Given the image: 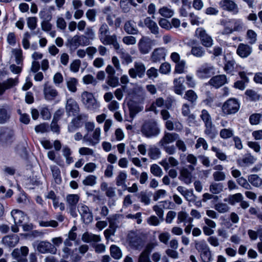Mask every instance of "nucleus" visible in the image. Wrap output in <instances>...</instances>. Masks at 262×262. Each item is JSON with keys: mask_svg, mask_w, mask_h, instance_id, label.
<instances>
[{"mask_svg": "<svg viewBox=\"0 0 262 262\" xmlns=\"http://www.w3.org/2000/svg\"><path fill=\"white\" fill-rule=\"evenodd\" d=\"M256 159L254 157L251 155H246L242 160H238L237 161L238 163L243 167L249 166L250 165L253 164Z\"/></svg>", "mask_w": 262, "mask_h": 262, "instance_id": "nucleus-34", "label": "nucleus"}, {"mask_svg": "<svg viewBox=\"0 0 262 262\" xmlns=\"http://www.w3.org/2000/svg\"><path fill=\"white\" fill-rule=\"evenodd\" d=\"M164 100L162 98H157L155 102H154L149 107V111L157 113V106L161 107L163 105Z\"/></svg>", "mask_w": 262, "mask_h": 262, "instance_id": "nucleus-56", "label": "nucleus"}, {"mask_svg": "<svg viewBox=\"0 0 262 262\" xmlns=\"http://www.w3.org/2000/svg\"><path fill=\"white\" fill-rule=\"evenodd\" d=\"M245 95L249 97L250 101H257L259 99V95L252 90H247Z\"/></svg>", "mask_w": 262, "mask_h": 262, "instance_id": "nucleus-64", "label": "nucleus"}, {"mask_svg": "<svg viewBox=\"0 0 262 262\" xmlns=\"http://www.w3.org/2000/svg\"><path fill=\"white\" fill-rule=\"evenodd\" d=\"M160 149L156 146H150L148 149V156L151 159H157L160 156Z\"/></svg>", "mask_w": 262, "mask_h": 262, "instance_id": "nucleus-47", "label": "nucleus"}, {"mask_svg": "<svg viewBox=\"0 0 262 262\" xmlns=\"http://www.w3.org/2000/svg\"><path fill=\"white\" fill-rule=\"evenodd\" d=\"M45 98L48 100L54 99L58 95V92L54 88L45 83L43 87Z\"/></svg>", "mask_w": 262, "mask_h": 262, "instance_id": "nucleus-22", "label": "nucleus"}, {"mask_svg": "<svg viewBox=\"0 0 262 262\" xmlns=\"http://www.w3.org/2000/svg\"><path fill=\"white\" fill-rule=\"evenodd\" d=\"M205 134L210 139H214L217 135V132L213 125L212 122L205 124Z\"/></svg>", "mask_w": 262, "mask_h": 262, "instance_id": "nucleus-36", "label": "nucleus"}, {"mask_svg": "<svg viewBox=\"0 0 262 262\" xmlns=\"http://www.w3.org/2000/svg\"><path fill=\"white\" fill-rule=\"evenodd\" d=\"M78 81L75 78H70L67 81V85L68 90L71 92L74 93L77 91V84Z\"/></svg>", "mask_w": 262, "mask_h": 262, "instance_id": "nucleus-49", "label": "nucleus"}, {"mask_svg": "<svg viewBox=\"0 0 262 262\" xmlns=\"http://www.w3.org/2000/svg\"><path fill=\"white\" fill-rule=\"evenodd\" d=\"M110 253L111 256L116 259H119L122 257V252L119 247L116 245H113L110 247Z\"/></svg>", "mask_w": 262, "mask_h": 262, "instance_id": "nucleus-42", "label": "nucleus"}, {"mask_svg": "<svg viewBox=\"0 0 262 262\" xmlns=\"http://www.w3.org/2000/svg\"><path fill=\"white\" fill-rule=\"evenodd\" d=\"M3 243L9 247H14L17 243L18 239L16 235L6 236L3 238Z\"/></svg>", "mask_w": 262, "mask_h": 262, "instance_id": "nucleus-35", "label": "nucleus"}, {"mask_svg": "<svg viewBox=\"0 0 262 262\" xmlns=\"http://www.w3.org/2000/svg\"><path fill=\"white\" fill-rule=\"evenodd\" d=\"M124 30L128 34L137 35L139 33L136 23L133 20H127L124 23Z\"/></svg>", "mask_w": 262, "mask_h": 262, "instance_id": "nucleus-26", "label": "nucleus"}, {"mask_svg": "<svg viewBox=\"0 0 262 262\" xmlns=\"http://www.w3.org/2000/svg\"><path fill=\"white\" fill-rule=\"evenodd\" d=\"M11 117L10 112L5 107L0 108V124H4L9 121Z\"/></svg>", "mask_w": 262, "mask_h": 262, "instance_id": "nucleus-33", "label": "nucleus"}, {"mask_svg": "<svg viewBox=\"0 0 262 262\" xmlns=\"http://www.w3.org/2000/svg\"><path fill=\"white\" fill-rule=\"evenodd\" d=\"M240 107L238 101L235 98H230L226 101L222 105V110L225 115L234 114L237 113Z\"/></svg>", "mask_w": 262, "mask_h": 262, "instance_id": "nucleus-4", "label": "nucleus"}, {"mask_svg": "<svg viewBox=\"0 0 262 262\" xmlns=\"http://www.w3.org/2000/svg\"><path fill=\"white\" fill-rule=\"evenodd\" d=\"M150 170L151 173L156 177H161L162 176V170L157 164H155L151 165L150 166Z\"/></svg>", "mask_w": 262, "mask_h": 262, "instance_id": "nucleus-60", "label": "nucleus"}, {"mask_svg": "<svg viewBox=\"0 0 262 262\" xmlns=\"http://www.w3.org/2000/svg\"><path fill=\"white\" fill-rule=\"evenodd\" d=\"M243 199V195L240 193H237L233 195H230L227 199H225V201H227L232 205H235L236 203L240 202Z\"/></svg>", "mask_w": 262, "mask_h": 262, "instance_id": "nucleus-40", "label": "nucleus"}, {"mask_svg": "<svg viewBox=\"0 0 262 262\" xmlns=\"http://www.w3.org/2000/svg\"><path fill=\"white\" fill-rule=\"evenodd\" d=\"M191 54L195 57H201L205 54V50L200 46L192 47L191 50Z\"/></svg>", "mask_w": 262, "mask_h": 262, "instance_id": "nucleus-43", "label": "nucleus"}, {"mask_svg": "<svg viewBox=\"0 0 262 262\" xmlns=\"http://www.w3.org/2000/svg\"><path fill=\"white\" fill-rule=\"evenodd\" d=\"M136 196L140 199V201L145 205H149L150 203V199L145 191H141L136 194Z\"/></svg>", "mask_w": 262, "mask_h": 262, "instance_id": "nucleus-61", "label": "nucleus"}, {"mask_svg": "<svg viewBox=\"0 0 262 262\" xmlns=\"http://www.w3.org/2000/svg\"><path fill=\"white\" fill-rule=\"evenodd\" d=\"M194 247L200 255L210 249V247L204 239L194 241Z\"/></svg>", "mask_w": 262, "mask_h": 262, "instance_id": "nucleus-31", "label": "nucleus"}, {"mask_svg": "<svg viewBox=\"0 0 262 262\" xmlns=\"http://www.w3.org/2000/svg\"><path fill=\"white\" fill-rule=\"evenodd\" d=\"M127 174L124 171H120L116 178V183L118 186L126 187L125 182L126 181Z\"/></svg>", "mask_w": 262, "mask_h": 262, "instance_id": "nucleus-41", "label": "nucleus"}, {"mask_svg": "<svg viewBox=\"0 0 262 262\" xmlns=\"http://www.w3.org/2000/svg\"><path fill=\"white\" fill-rule=\"evenodd\" d=\"M158 12L164 18H170L174 14V11L166 6H163L160 8Z\"/></svg>", "mask_w": 262, "mask_h": 262, "instance_id": "nucleus-39", "label": "nucleus"}, {"mask_svg": "<svg viewBox=\"0 0 262 262\" xmlns=\"http://www.w3.org/2000/svg\"><path fill=\"white\" fill-rule=\"evenodd\" d=\"M141 131L148 138L157 136L160 133L158 123L153 120L145 122L141 127Z\"/></svg>", "mask_w": 262, "mask_h": 262, "instance_id": "nucleus-2", "label": "nucleus"}, {"mask_svg": "<svg viewBox=\"0 0 262 262\" xmlns=\"http://www.w3.org/2000/svg\"><path fill=\"white\" fill-rule=\"evenodd\" d=\"M109 28L107 25L104 23L100 26L98 31V37L102 44L115 46L118 42L117 36L116 34L109 35Z\"/></svg>", "mask_w": 262, "mask_h": 262, "instance_id": "nucleus-1", "label": "nucleus"}, {"mask_svg": "<svg viewBox=\"0 0 262 262\" xmlns=\"http://www.w3.org/2000/svg\"><path fill=\"white\" fill-rule=\"evenodd\" d=\"M184 81L185 80L183 77L174 79L173 88L176 94L179 95L183 94V92L185 89V86L183 84Z\"/></svg>", "mask_w": 262, "mask_h": 262, "instance_id": "nucleus-25", "label": "nucleus"}, {"mask_svg": "<svg viewBox=\"0 0 262 262\" xmlns=\"http://www.w3.org/2000/svg\"><path fill=\"white\" fill-rule=\"evenodd\" d=\"M17 84L16 79L9 78L4 81L0 84V95L3 94L6 90L11 88Z\"/></svg>", "mask_w": 262, "mask_h": 262, "instance_id": "nucleus-29", "label": "nucleus"}, {"mask_svg": "<svg viewBox=\"0 0 262 262\" xmlns=\"http://www.w3.org/2000/svg\"><path fill=\"white\" fill-rule=\"evenodd\" d=\"M106 83L112 88H116L119 85V78L115 75L107 76Z\"/></svg>", "mask_w": 262, "mask_h": 262, "instance_id": "nucleus-44", "label": "nucleus"}, {"mask_svg": "<svg viewBox=\"0 0 262 262\" xmlns=\"http://www.w3.org/2000/svg\"><path fill=\"white\" fill-rule=\"evenodd\" d=\"M165 56L166 52L164 48H157L152 52L150 60L153 62H159L161 60L164 59Z\"/></svg>", "mask_w": 262, "mask_h": 262, "instance_id": "nucleus-23", "label": "nucleus"}, {"mask_svg": "<svg viewBox=\"0 0 262 262\" xmlns=\"http://www.w3.org/2000/svg\"><path fill=\"white\" fill-rule=\"evenodd\" d=\"M193 219L189 217L188 214L184 211H180L178 214L177 223L180 224L182 222L191 223Z\"/></svg>", "mask_w": 262, "mask_h": 262, "instance_id": "nucleus-37", "label": "nucleus"}, {"mask_svg": "<svg viewBox=\"0 0 262 262\" xmlns=\"http://www.w3.org/2000/svg\"><path fill=\"white\" fill-rule=\"evenodd\" d=\"M183 98L187 100L193 105L196 103L198 96L193 90H190L186 92Z\"/></svg>", "mask_w": 262, "mask_h": 262, "instance_id": "nucleus-38", "label": "nucleus"}, {"mask_svg": "<svg viewBox=\"0 0 262 262\" xmlns=\"http://www.w3.org/2000/svg\"><path fill=\"white\" fill-rule=\"evenodd\" d=\"M14 139V132L9 127L0 128V143L3 145L11 144Z\"/></svg>", "mask_w": 262, "mask_h": 262, "instance_id": "nucleus-6", "label": "nucleus"}, {"mask_svg": "<svg viewBox=\"0 0 262 262\" xmlns=\"http://www.w3.org/2000/svg\"><path fill=\"white\" fill-rule=\"evenodd\" d=\"M50 169L52 172L53 177L56 183H60L61 181L60 178V171L59 168L55 165L50 166Z\"/></svg>", "mask_w": 262, "mask_h": 262, "instance_id": "nucleus-45", "label": "nucleus"}, {"mask_svg": "<svg viewBox=\"0 0 262 262\" xmlns=\"http://www.w3.org/2000/svg\"><path fill=\"white\" fill-rule=\"evenodd\" d=\"M220 136L224 139H227L233 136V130L231 128H224L220 130Z\"/></svg>", "mask_w": 262, "mask_h": 262, "instance_id": "nucleus-57", "label": "nucleus"}, {"mask_svg": "<svg viewBox=\"0 0 262 262\" xmlns=\"http://www.w3.org/2000/svg\"><path fill=\"white\" fill-rule=\"evenodd\" d=\"M79 200V196L78 194H68L66 197V201L68 206L70 208L71 214L74 216L76 209V206Z\"/></svg>", "mask_w": 262, "mask_h": 262, "instance_id": "nucleus-20", "label": "nucleus"}, {"mask_svg": "<svg viewBox=\"0 0 262 262\" xmlns=\"http://www.w3.org/2000/svg\"><path fill=\"white\" fill-rule=\"evenodd\" d=\"M78 208L83 222L85 224L91 223L93 220V216L89 208L83 204H80Z\"/></svg>", "mask_w": 262, "mask_h": 262, "instance_id": "nucleus-13", "label": "nucleus"}, {"mask_svg": "<svg viewBox=\"0 0 262 262\" xmlns=\"http://www.w3.org/2000/svg\"><path fill=\"white\" fill-rule=\"evenodd\" d=\"M144 24L150 32L158 37L159 35V28L157 24L150 17H147L144 19Z\"/></svg>", "mask_w": 262, "mask_h": 262, "instance_id": "nucleus-18", "label": "nucleus"}, {"mask_svg": "<svg viewBox=\"0 0 262 262\" xmlns=\"http://www.w3.org/2000/svg\"><path fill=\"white\" fill-rule=\"evenodd\" d=\"M159 26L167 30H169L172 28L170 22L166 19V18H160L158 20Z\"/></svg>", "mask_w": 262, "mask_h": 262, "instance_id": "nucleus-63", "label": "nucleus"}, {"mask_svg": "<svg viewBox=\"0 0 262 262\" xmlns=\"http://www.w3.org/2000/svg\"><path fill=\"white\" fill-rule=\"evenodd\" d=\"M82 240L85 243H97L101 241L100 235L90 233L88 232L84 233L82 236Z\"/></svg>", "mask_w": 262, "mask_h": 262, "instance_id": "nucleus-30", "label": "nucleus"}, {"mask_svg": "<svg viewBox=\"0 0 262 262\" xmlns=\"http://www.w3.org/2000/svg\"><path fill=\"white\" fill-rule=\"evenodd\" d=\"M202 262H211L213 260L212 252L210 249L200 255Z\"/></svg>", "mask_w": 262, "mask_h": 262, "instance_id": "nucleus-52", "label": "nucleus"}, {"mask_svg": "<svg viewBox=\"0 0 262 262\" xmlns=\"http://www.w3.org/2000/svg\"><path fill=\"white\" fill-rule=\"evenodd\" d=\"M114 49L118 54L120 55V58L126 63L128 64L133 61L132 57L126 52L123 48H121V46L118 42L116 45L113 46Z\"/></svg>", "mask_w": 262, "mask_h": 262, "instance_id": "nucleus-19", "label": "nucleus"}, {"mask_svg": "<svg viewBox=\"0 0 262 262\" xmlns=\"http://www.w3.org/2000/svg\"><path fill=\"white\" fill-rule=\"evenodd\" d=\"M179 138V136L175 133L165 132L164 135L159 142V146L169 145Z\"/></svg>", "mask_w": 262, "mask_h": 262, "instance_id": "nucleus-16", "label": "nucleus"}, {"mask_svg": "<svg viewBox=\"0 0 262 262\" xmlns=\"http://www.w3.org/2000/svg\"><path fill=\"white\" fill-rule=\"evenodd\" d=\"M252 48L248 45L240 43L237 49L236 53L242 58H246L252 53Z\"/></svg>", "mask_w": 262, "mask_h": 262, "instance_id": "nucleus-24", "label": "nucleus"}, {"mask_svg": "<svg viewBox=\"0 0 262 262\" xmlns=\"http://www.w3.org/2000/svg\"><path fill=\"white\" fill-rule=\"evenodd\" d=\"M211 150L215 152V156L221 161H226L227 158L226 155L222 151L221 149L216 146H212Z\"/></svg>", "mask_w": 262, "mask_h": 262, "instance_id": "nucleus-46", "label": "nucleus"}, {"mask_svg": "<svg viewBox=\"0 0 262 262\" xmlns=\"http://www.w3.org/2000/svg\"><path fill=\"white\" fill-rule=\"evenodd\" d=\"M88 41L89 39L86 36L76 35L73 37L68 39L66 46L69 48L70 50L74 51L81 45H87Z\"/></svg>", "mask_w": 262, "mask_h": 262, "instance_id": "nucleus-5", "label": "nucleus"}, {"mask_svg": "<svg viewBox=\"0 0 262 262\" xmlns=\"http://www.w3.org/2000/svg\"><path fill=\"white\" fill-rule=\"evenodd\" d=\"M145 72V64L141 61H136L134 62V68L129 70L128 74L133 78H136L137 77L142 78L144 76Z\"/></svg>", "mask_w": 262, "mask_h": 262, "instance_id": "nucleus-7", "label": "nucleus"}, {"mask_svg": "<svg viewBox=\"0 0 262 262\" xmlns=\"http://www.w3.org/2000/svg\"><path fill=\"white\" fill-rule=\"evenodd\" d=\"M262 118V114L260 113H254L249 117V122L251 125H257L259 124Z\"/></svg>", "mask_w": 262, "mask_h": 262, "instance_id": "nucleus-51", "label": "nucleus"}, {"mask_svg": "<svg viewBox=\"0 0 262 262\" xmlns=\"http://www.w3.org/2000/svg\"><path fill=\"white\" fill-rule=\"evenodd\" d=\"M200 117L205 124L212 122L211 116L210 115L208 112L206 110H203L202 111Z\"/></svg>", "mask_w": 262, "mask_h": 262, "instance_id": "nucleus-62", "label": "nucleus"}, {"mask_svg": "<svg viewBox=\"0 0 262 262\" xmlns=\"http://www.w3.org/2000/svg\"><path fill=\"white\" fill-rule=\"evenodd\" d=\"M260 179L257 174H251L248 177V181L254 186L260 187Z\"/></svg>", "mask_w": 262, "mask_h": 262, "instance_id": "nucleus-54", "label": "nucleus"}, {"mask_svg": "<svg viewBox=\"0 0 262 262\" xmlns=\"http://www.w3.org/2000/svg\"><path fill=\"white\" fill-rule=\"evenodd\" d=\"M219 5L223 10L231 12L233 14H236L239 12L237 5L233 0H221Z\"/></svg>", "mask_w": 262, "mask_h": 262, "instance_id": "nucleus-11", "label": "nucleus"}, {"mask_svg": "<svg viewBox=\"0 0 262 262\" xmlns=\"http://www.w3.org/2000/svg\"><path fill=\"white\" fill-rule=\"evenodd\" d=\"M66 111L69 116H76L78 114L80 108L78 103L74 99L69 98L67 101Z\"/></svg>", "mask_w": 262, "mask_h": 262, "instance_id": "nucleus-15", "label": "nucleus"}, {"mask_svg": "<svg viewBox=\"0 0 262 262\" xmlns=\"http://www.w3.org/2000/svg\"><path fill=\"white\" fill-rule=\"evenodd\" d=\"M247 39L251 45L255 43L257 40V34L252 30H248L247 32Z\"/></svg>", "mask_w": 262, "mask_h": 262, "instance_id": "nucleus-55", "label": "nucleus"}, {"mask_svg": "<svg viewBox=\"0 0 262 262\" xmlns=\"http://www.w3.org/2000/svg\"><path fill=\"white\" fill-rule=\"evenodd\" d=\"M209 189L213 194H218L223 189V185L221 183H213L210 185Z\"/></svg>", "mask_w": 262, "mask_h": 262, "instance_id": "nucleus-50", "label": "nucleus"}, {"mask_svg": "<svg viewBox=\"0 0 262 262\" xmlns=\"http://www.w3.org/2000/svg\"><path fill=\"white\" fill-rule=\"evenodd\" d=\"M227 83V79L225 75H219L212 77L208 81V84L213 87L218 89Z\"/></svg>", "mask_w": 262, "mask_h": 262, "instance_id": "nucleus-17", "label": "nucleus"}, {"mask_svg": "<svg viewBox=\"0 0 262 262\" xmlns=\"http://www.w3.org/2000/svg\"><path fill=\"white\" fill-rule=\"evenodd\" d=\"M196 36L200 39L202 44L205 47H210L213 45V39L202 28H198L195 31Z\"/></svg>", "mask_w": 262, "mask_h": 262, "instance_id": "nucleus-9", "label": "nucleus"}, {"mask_svg": "<svg viewBox=\"0 0 262 262\" xmlns=\"http://www.w3.org/2000/svg\"><path fill=\"white\" fill-rule=\"evenodd\" d=\"M214 209L219 213H224L229 210L230 207L226 203H219L214 205Z\"/></svg>", "mask_w": 262, "mask_h": 262, "instance_id": "nucleus-53", "label": "nucleus"}, {"mask_svg": "<svg viewBox=\"0 0 262 262\" xmlns=\"http://www.w3.org/2000/svg\"><path fill=\"white\" fill-rule=\"evenodd\" d=\"M121 218H122V216L118 214H115L107 217V220L109 223V227L116 230L119 227Z\"/></svg>", "mask_w": 262, "mask_h": 262, "instance_id": "nucleus-32", "label": "nucleus"}, {"mask_svg": "<svg viewBox=\"0 0 262 262\" xmlns=\"http://www.w3.org/2000/svg\"><path fill=\"white\" fill-rule=\"evenodd\" d=\"M149 253L150 250L149 248L146 247V248L140 254L138 262H152L149 258Z\"/></svg>", "mask_w": 262, "mask_h": 262, "instance_id": "nucleus-48", "label": "nucleus"}, {"mask_svg": "<svg viewBox=\"0 0 262 262\" xmlns=\"http://www.w3.org/2000/svg\"><path fill=\"white\" fill-rule=\"evenodd\" d=\"M215 74V68L210 64L205 63L196 71V75L201 79L208 78Z\"/></svg>", "mask_w": 262, "mask_h": 262, "instance_id": "nucleus-8", "label": "nucleus"}, {"mask_svg": "<svg viewBox=\"0 0 262 262\" xmlns=\"http://www.w3.org/2000/svg\"><path fill=\"white\" fill-rule=\"evenodd\" d=\"M28 253V248L26 246H23L20 249L16 248L14 249L11 255L17 262H27V256Z\"/></svg>", "mask_w": 262, "mask_h": 262, "instance_id": "nucleus-12", "label": "nucleus"}, {"mask_svg": "<svg viewBox=\"0 0 262 262\" xmlns=\"http://www.w3.org/2000/svg\"><path fill=\"white\" fill-rule=\"evenodd\" d=\"M97 177L94 175L87 176L83 181L82 183L85 186H94L96 183Z\"/></svg>", "mask_w": 262, "mask_h": 262, "instance_id": "nucleus-59", "label": "nucleus"}, {"mask_svg": "<svg viewBox=\"0 0 262 262\" xmlns=\"http://www.w3.org/2000/svg\"><path fill=\"white\" fill-rule=\"evenodd\" d=\"M37 250L40 253H50L55 254L57 252V248L52 244L48 241H41L36 246Z\"/></svg>", "mask_w": 262, "mask_h": 262, "instance_id": "nucleus-10", "label": "nucleus"}, {"mask_svg": "<svg viewBox=\"0 0 262 262\" xmlns=\"http://www.w3.org/2000/svg\"><path fill=\"white\" fill-rule=\"evenodd\" d=\"M101 130L100 128H96L93 134V139L89 136L88 133L85 135L83 137V140L84 142H89L90 144L95 145L97 144L99 140L100 137Z\"/></svg>", "mask_w": 262, "mask_h": 262, "instance_id": "nucleus-21", "label": "nucleus"}, {"mask_svg": "<svg viewBox=\"0 0 262 262\" xmlns=\"http://www.w3.org/2000/svg\"><path fill=\"white\" fill-rule=\"evenodd\" d=\"M11 215L14 220L15 224L20 225L25 220V215L24 213L18 209L12 210L11 212Z\"/></svg>", "mask_w": 262, "mask_h": 262, "instance_id": "nucleus-28", "label": "nucleus"}, {"mask_svg": "<svg viewBox=\"0 0 262 262\" xmlns=\"http://www.w3.org/2000/svg\"><path fill=\"white\" fill-rule=\"evenodd\" d=\"M138 46L140 53L142 54H146L151 49L152 40L148 37H142L140 39Z\"/></svg>", "mask_w": 262, "mask_h": 262, "instance_id": "nucleus-14", "label": "nucleus"}, {"mask_svg": "<svg viewBox=\"0 0 262 262\" xmlns=\"http://www.w3.org/2000/svg\"><path fill=\"white\" fill-rule=\"evenodd\" d=\"M179 180L183 181L186 184H189L191 183L192 174L187 168L183 167L180 171Z\"/></svg>", "mask_w": 262, "mask_h": 262, "instance_id": "nucleus-27", "label": "nucleus"}, {"mask_svg": "<svg viewBox=\"0 0 262 262\" xmlns=\"http://www.w3.org/2000/svg\"><path fill=\"white\" fill-rule=\"evenodd\" d=\"M82 102L85 107L89 111L95 112L100 106L93 95L88 92H83L81 94Z\"/></svg>", "mask_w": 262, "mask_h": 262, "instance_id": "nucleus-3", "label": "nucleus"}, {"mask_svg": "<svg viewBox=\"0 0 262 262\" xmlns=\"http://www.w3.org/2000/svg\"><path fill=\"white\" fill-rule=\"evenodd\" d=\"M129 242L130 246L136 249H139L141 246V239L137 236L134 237L130 236L129 237Z\"/></svg>", "mask_w": 262, "mask_h": 262, "instance_id": "nucleus-58", "label": "nucleus"}]
</instances>
